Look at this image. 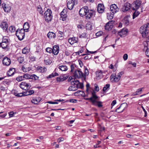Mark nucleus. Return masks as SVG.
<instances>
[{
	"label": "nucleus",
	"mask_w": 149,
	"mask_h": 149,
	"mask_svg": "<svg viewBox=\"0 0 149 149\" xmlns=\"http://www.w3.org/2000/svg\"><path fill=\"white\" fill-rule=\"evenodd\" d=\"M98 97L97 96L95 92L93 91L92 92V96L89 98H85L86 100H89L92 103L93 105L97 106L99 108L102 107V102L101 101H97V100Z\"/></svg>",
	"instance_id": "obj_1"
},
{
	"label": "nucleus",
	"mask_w": 149,
	"mask_h": 149,
	"mask_svg": "<svg viewBox=\"0 0 149 149\" xmlns=\"http://www.w3.org/2000/svg\"><path fill=\"white\" fill-rule=\"evenodd\" d=\"M149 28V23L142 26L140 29V32L142 37L145 38L147 35L148 32L147 29Z\"/></svg>",
	"instance_id": "obj_2"
},
{
	"label": "nucleus",
	"mask_w": 149,
	"mask_h": 149,
	"mask_svg": "<svg viewBox=\"0 0 149 149\" xmlns=\"http://www.w3.org/2000/svg\"><path fill=\"white\" fill-rule=\"evenodd\" d=\"M25 30L23 29H18L16 31L15 34L20 40H22L25 37Z\"/></svg>",
	"instance_id": "obj_3"
},
{
	"label": "nucleus",
	"mask_w": 149,
	"mask_h": 149,
	"mask_svg": "<svg viewBox=\"0 0 149 149\" xmlns=\"http://www.w3.org/2000/svg\"><path fill=\"white\" fill-rule=\"evenodd\" d=\"M52 11L49 9H48L44 13L45 17L47 22L51 21L52 18Z\"/></svg>",
	"instance_id": "obj_4"
},
{
	"label": "nucleus",
	"mask_w": 149,
	"mask_h": 149,
	"mask_svg": "<svg viewBox=\"0 0 149 149\" xmlns=\"http://www.w3.org/2000/svg\"><path fill=\"white\" fill-rule=\"evenodd\" d=\"M83 72L80 69H77L73 73L72 77L74 79L83 78Z\"/></svg>",
	"instance_id": "obj_5"
},
{
	"label": "nucleus",
	"mask_w": 149,
	"mask_h": 149,
	"mask_svg": "<svg viewBox=\"0 0 149 149\" xmlns=\"http://www.w3.org/2000/svg\"><path fill=\"white\" fill-rule=\"evenodd\" d=\"M141 1L140 0H136L134 1L131 6L132 10H136L138 9L141 6Z\"/></svg>",
	"instance_id": "obj_6"
},
{
	"label": "nucleus",
	"mask_w": 149,
	"mask_h": 149,
	"mask_svg": "<svg viewBox=\"0 0 149 149\" xmlns=\"http://www.w3.org/2000/svg\"><path fill=\"white\" fill-rule=\"evenodd\" d=\"M127 104L126 103L121 104L119 107L117 108L115 111V112L120 113L123 112L125 108L127 107Z\"/></svg>",
	"instance_id": "obj_7"
},
{
	"label": "nucleus",
	"mask_w": 149,
	"mask_h": 149,
	"mask_svg": "<svg viewBox=\"0 0 149 149\" xmlns=\"http://www.w3.org/2000/svg\"><path fill=\"white\" fill-rule=\"evenodd\" d=\"M23 77L24 79L25 78L26 79H31L34 80H38L39 78V77L35 74L31 75L27 73L24 74V75Z\"/></svg>",
	"instance_id": "obj_8"
},
{
	"label": "nucleus",
	"mask_w": 149,
	"mask_h": 149,
	"mask_svg": "<svg viewBox=\"0 0 149 149\" xmlns=\"http://www.w3.org/2000/svg\"><path fill=\"white\" fill-rule=\"evenodd\" d=\"M88 10V7L87 6H85L82 7L80 10L79 12L80 16L83 17L86 15Z\"/></svg>",
	"instance_id": "obj_9"
},
{
	"label": "nucleus",
	"mask_w": 149,
	"mask_h": 149,
	"mask_svg": "<svg viewBox=\"0 0 149 149\" xmlns=\"http://www.w3.org/2000/svg\"><path fill=\"white\" fill-rule=\"evenodd\" d=\"M72 84L73 85V86H70L68 90L69 91H74L77 90L78 87V84H76L75 82V81H72L71 82Z\"/></svg>",
	"instance_id": "obj_10"
},
{
	"label": "nucleus",
	"mask_w": 149,
	"mask_h": 149,
	"mask_svg": "<svg viewBox=\"0 0 149 149\" xmlns=\"http://www.w3.org/2000/svg\"><path fill=\"white\" fill-rule=\"evenodd\" d=\"M110 10L113 14H115L119 10V8L115 4H112L110 6Z\"/></svg>",
	"instance_id": "obj_11"
},
{
	"label": "nucleus",
	"mask_w": 149,
	"mask_h": 149,
	"mask_svg": "<svg viewBox=\"0 0 149 149\" xmlns=\"http://www.w3.org/2000/svg\"><path fill=\"white\" fill-rule=\"evenodd\" d=\"M95 15V11L92 10H88L86 17L87 19H89L92 17L94 15Z\"/></svg>",
	"instance_id": "obj_12"
},
{
	"label": "nucleus",
	"mask_w": 149,
	"mask_h": 149,
	"mask_svg": "<svg viewBox=\"0 0 149 149\" xmlns=\"http://www.w3.org/2000/svg\"><path fill=\"white\" fill-rule=\"evenodd\" d=\"M0 27L3 29V31L8 32V24L6 22H1Z\"/></svg>",
	"instance_id": "obj_13"
},
{
	"label": "nucleus",
	"mask_w": 149,
	"mask_h": 149,
	"mask_svg": "<svg viewBox=\"0 0 149 149\" xmlns=\"http://www.w3.org/2000/svg\"><path fill=\"white\" fill-rule=\"evenodd\" d=\"M131 5L129 3H126L122 8V11L125 12L128 10L130 8Z\"/></svg>",
	"instance_id": "obj_14"
},
{
	"label": "nucleus",
	"mask_w": 149,
	"mask_h": 149,
	"mask_svg": "<svg viewBox=\"0 0 149 149\" xmlns=\"http://www.w3.org/2000/svg\"><path fill=\"white\" fill-rule=\"evenodd\" d=\"M74 5V2L73 0H69L67 2V6L69 10H72Z\"/></svg>",
	"instance_id": "obj_15"
},
{
	"label": "nucleus",
	"mask_w": 149,
	"mask_h": 149,
	"mask_svg": "<svg viewBox=\"0 0 149 149\" xmlns=\"http://www.w3.org/2000/svg\"><path fill=\"white\" fill-rule=\"evenodd\" d=\"M2 7L3 8L4 11L8 13L11 10V7L9 5L6 4L5 3H3Z\"/></svg>",
	"instance_id": "obj_16"
},
{
	"label": "nucleus",
	"mask_w": 149,
	"mask_h": 149,
	"mask_svg": "<svg viewBox=\"0 0 149 149\" xmlns=\"http://www.w3.org/2000/svg\"><path fill=\"white\" fill-rule=\"evenodd\" d=\"M110 80L111 82H114L118 81L120 79V77H117L114 74H112L110 77Z\"/></svg>",
	"instance_id": "obj_17"
},
{
	"label": "nucleus",
	"mask_w": 149,
	"mask_h": 149,
	"mask_svg": "<svg viewBox=\"0 0 149 149\" xmlns=\"http://www.w3.org/2000/svg\"><path fill=\"white\" fill-rule=\"evenodd\" d=\"M2 62L4 65L9 66L11 63V61L10 58L5 57L3 60Z\"/></svg>",
	"instance_id": "obj_18"
},
{
	"label": "nucleus",
	"mask_w": 149,
	"mask_h": 149,
	"mask_svg": "<svg viewBox=\"0 0 149 149\" xmlns=\"http://www.w3.org/2000/svg\"><path fill=\"white\" fill-rule=\"evenodd\" d=\"M112 21H110L107 23L104 26L105 30L109 31L113 27L112 23Z\"/></svg>",
	"instance_id": "obj_19"
},
{
	"label": "nucleus",
	"mask_w": 149,
	"mask_h": 149,
	"mask_svg": "<svg viewBox=\"0 0 149 149\" xmlns=\"http://www.w3.org/2000/svg\"><path fill=\"white\" fill-rule=\"evenodd\" d=\"M97 11L99 13H102L104 11V6L103 4L99 3L97 7Z\"/></svg>",
	"instance_id": "obj_20"
},
{
	"label": "nucleus",
	"mask_w": 149,
	"mask_h": 149,
	"mask_svg": "<svg viewBox=\"0 0 149 149\" xmlns=\"http://www.w3.org/2000/svg\"><path fill=\"white\" fill-rule=\"evenodd\" d=\"M52 53L54 55H57L59 51V46L58 45H55L53 47Z\"/></svg>",
	"instance_id": "obj_21"
},
{
	"label": "nucleus",
	"mask_w": 149,
	"mask_h": 149,
	"mask_svg": "<svg viewBox=\"0 0 149 149\" xmlns=\"http://www.w3.org/2000/svg\"><path fill=\"white\" fill-rule=\"evenodd\" d=\"M128 32V29H123L121 31H119L118 34L121 37L124 36L123 35H126Z\"/></svg>",
	"instance_id": "obj_22"
},
{
	"label": "nucleus",
	"mask_w": 149,
	"mask_h": 149,
	"mask_svg": "<svg viewBox=\"0 0 149 149\" xmlns=\"http://www.w3.org/2000/svg\"><path fill=\"white\" fill-rule=\"evenodd\" d=\"M68 41L69 42L71 45H72L74 43H77L78 41L77 38L75 37L70 38H69Z\"/></svg>",
	"instance_id": "obj_23"
},
{
	"label": "nucleus",
	"mask_w": 149,
	"mask_h": 149,
	"mask_svg": "<svg viewBox=\"0 0 149 149\" xmlns=\"http://www.w3.org/2000/svg\"><path fill=\"white\" fill-rule=\"evenodd\" d=\"M68 77L66 75L60 76L56 78V80L57 81H61L66 80L68 78Z\"/></svg>",
	"instance_id": "obj_24"
},
{
	"label": "nucleus",
	"mask_w": 149,
	"mask_h": 149,
	"mask_svg": "<svg viewBox=\"0 0 149 149\" xmlns=\"http://www.w3.org/2000/svg\"><path fill=\"white\" fill-rule=\"evenodd\" d=\"M41 98L39 97H34L32 100V102L33 103H34L35 104H37L41 100Z\"/></svg>",
	"instance_id": "obj_25"
},
{
	"label": "nucleus",
	"mask_w": 149,
	"mask_h": 149,
	"mask_svg": "<svg viewBox=\"0 0 149 149\" xmlns=\"http://www.w3.org/2000/svg\"><path fill=\"white\" fill-rule=\"evenodd\" d=\"M143 44L144 46V48L143 50H144L146 48V51L145 54L148 57H149V49L148 48V43L146 42H143Z\"/></svg>",
	"instance_id": "obj_26"
},
{
	"label": "nucleus",
	"mask_w": 149,
	"mask_h": 149,
	"mask_svg": "<svg viewBox=\"0 0 149 149\" xmlns=\"http://www.w3.org/2000/svg\"><path fill=\"white\" fill-rule=\"evenodd\" d=\"M15 72V69L14 68H10L7 72V75L8 76H12L14 75Z\"/></svg>",
	"instance_id": "obj_27"
},
{
	"label": "nucleus",
	"mask_w": 149,
	"mask_h": 149,
	"mask_svg": "<svg viewBox=\"0 0 149 149\" xmlns=\"http://www.w3.org/2000/svg\"><path fill=\"white\" fill-rule=\"evenodd\" d=\"M143 88H141L138 89L135 92L132 93V95L135 96L141 94L142 91V90Z\"/></svg>",
	"instance_id": "obj_28"
},
{
	"label": "nucleus",
	"mask_w": 149,
	"mask_h": 149,
	"mask_svg": "<svg viewBox=\"0 0 149 149\" xmlns=\"http://www.w3.org/2000/svg\"><path fill=\"white\" fill-rule=\"evenodd\" d=\"M129 17L126 16L123 19V23L125 25H127L129 24V20L128 18Z\"/></svg>",
	"instance_id": "obj_29"
},
{
	"label": "nucleus",
	"mask_w": 149,
	"mask_h": 149,
	"mask_svg": "<svg viewBox=\"0 0 149 149\" xmlns=\"http://www.w3.org/2000/svg\"><path fill=\"white\" fill-rule=\"evenodd\" d=\"M47 69L45 67H41L38 66L37 68V70L40 72L43 73L46 71Z\"/></svg>",
	"instance_id": "obj_30"
},
{
	"label": "nucleus",
	"mask_w": 149,
	"mask_h": 149,
	"mask_svg": "<svg viewBox=\"0 0 149 149\" xmlns=\"http://www.w3.org/2000/svg\"><path fill=\"white\" fill-rule=\"evenodd\" d=\"M21 86L22 87V86H24L25 87H26V88L27 90H29V89L31 86H29V84L25 82H22L21 83Z\"/></svg>",
	"instance_id": "obj_31"
},
{
	"label": "nucleus",
	"mask_w": 149,
	"mask_h": 149,
	"mask_svg": "<svg viewBox=\"0 0 149 149\" xmlns=\"http://www.w3.org/2000/svg\"><path fill=\"white\" fill-rule=\"evenodd\" d=\"M84 74L83 73V78H84L85 79L86 78V76H87L88 75L89 72L88 69L86 66H84Z\"/></svg>",
	"instance_id": "obj_32"
},
{
	"label": "nucleus",
	"mask_w": 149,
	"mask_h": 149,
	"mask_svg": "<svg viewBox=\"0 0 149 149\" xmlns=\"http://www.w3.org/2000/svg\"><path fill=\"white\" fill-rule=\"evenodd\" d=\"M47 37L49 38H54L56 37L55 34L53 32H49L47 35Z\"/></svg>",
	"instance_id": "obj_33"
},
{
	"label": "nucleus",
	"mask_w": 149,
	"mask_h": 149,
	"mask_svg": "<svg viewBox=\"0 0 149 149\" xmlns=\"http://www.w3.org/2000/svg\"><path fill=\"white\" fill-rule=\"evenodd\" d=\"M58 69L62 71H65L68 70L67 67L65 65H62L58 67Z\"/></svg>",
	"instance_id": "obj_34"
},
{
	"label": "nucleus",
	"mask_w": 149,
	"mask_h": 149,
	"mask_svg": "<svg viewBox=\"0 0 149 149\" xmlns=\"http://www.w3.org/2000/svg\"><path fill=\"white\" fill-rule=\"evenodd\" d=\"M23 29L25 30V31L28 32L29 28V24L27 22H25L23 25Z\"/></svg>",
	"instance_id": "obj_35"
},
{
	"label": "nucleus",
	"mask_w": 149,
	"mask_h": 149,
	"mask_svg": "<svg viewBox=\"0 0 149 149\" xmlns=\"http://www.w3.org/2000/svg\"><path fill=\"white\" fill-rule=\"evenodd\" d=\"M96 77L97 78L101 79L102 77V74L101 71L96 72Z\"/></svg>",
	"instance_id": "obj_36"
},
{
	"label": "nucleus",
	"mask_w": 149,
	"mask_h": 149,
	"mask_svg": "<svg viewBox=\"0 0 149 149\" xmlns=\"http://www.w3.org/2000/svg\"><path fill=\"white\" fill-rule=\"evenodd\" d=\"M61 18L63 21H65L66 20L67 17V14H60Z\"/></svg>",
	"instance_id": "obj_37"
},
{
	"label": "nucleus",
	"mask_w": 149,
	"mask_h": 149,
	"mask_svg": "<svg viewBox=\"0 0 149 149\" xmlns=\"http://www.w3.org/2000/svg\"><path fill=\"white\" fill-rule=\"evenodd\" d=\"M74 65L76 66V65L74 64H72L70 65V68H71V71L70 72H74L75 70H77V69H75V68L74 67Z\"/></svg>",
	"instance_id": "obj_38"
},
{
	"label": "nucleus",
	"mask_w": 149,
	"mask_h": 149,
	"mask_svg": "<svg viewBox=\"0 0 149 149\" xmlns=\"http://www.w3.org/2000/svg\"><path fill=\"white\" fill-rule=\"evenodd\" d=\"M75 83H76V84H78V88H81V89H82L84 87V86L83 85V84L82 83H80V84L79 83V81L78 80H76L75 81Z\"/></svg>",
	"instance_id": "obj_39"
},
{
	"label": "nucleus",
	"mask_w": 149,
	"mask_h": 149,
	"mask_svg": "<svg viewBox=\"0 0 149 149\" xmlns=\"http://www.w3.org/2000/svg\"><path fill=\"white\" fill-rule=\"evenodd\" d=\"M9 31L11 32H14L15 31V28L14 26H11L9 28Z\"/></svg>",
	"instance_id": "obj_40"
},
{
	"label": "nucleus",
	"mask_w": 149,
	"mask_h": 149,
	"mask_svg": "<svg viewBox=\"0 0 149 149\" xmlns=\"http://www.w3.org/2000/svg\"><path fill=\"white\" fill-rule=\"evenodd\" d=\"M113 14H112L111 13V14L108 13L107 15V17L108 19L109 20H111L114 17Z\"/></svg>",
	"instance_id": "obj_41"
},
{
	"label": "nucleus",
	"mask_w": 149,
	"mask_h": 149,
	"mask_svg": "<svg viewBox=\"0 0 149 149\" xmlns=\"http://www.w3.org/2000/svg\"><path fill=\"white\" fill-rule=\"evenodd\" d=\"M140 14V13L137 11H135L133 15V19H134L137 17Z\"/></svg>",
	"instance_id": "obj_42"
},
{
	"label": "nucleus",
	"mask_w": 149,
	"mask_h": 149,
	"mask_svg": "<svg viewBox=\"0 0 149 149\" xmlns=\"http://www.w3.org/2000/svg\"><path fill=\"white\" fill-rule=\"evenodd\" d=\"M1 46L3 49H5L6 48H8V44L6 43H3V42L1 43Z\"/></svg>",
	"instance_id": "obj_43"
},
{
	"label": "nucleus",
	"mask_w": 149,
	"mask_h": 149,
	"mask_svg": "<svg viewBox=\"0 0 149 149\" xmlns=\"http://www.w3.org/2000/svg\"><path fill=\"white\" fill-rule=\"evenodd\" d=\"M110 85L109 84H107L103 88V91H105L107 90H108L109 89Z\"/></svg>",
	"instance_id": "obj_44"
},
{
	"label": "nucleus",
	"mask_w": 149,
	"mask_h": 149,
	"mask_svg": "<svg viewBox=\"0 0 149 149\" xmlns=\"http://www.w3.org/2000/svg\"><path fill=\"white\" fill-rule=\"evenodd\" d=\"M37 10L40 13V14H42V15H43V11H42V8L40 6L38 7Z\"/></svg>",
	"instance_id": "obj_45"
},
{
	"label": "nucleus",
	"mask_w": 149,
	"mask_h": 149,
	"mask_svg": "<svg viewBox=\"0 0 149 149\" xmlns=\"http://www.w3.org/2000/svg\"><path fill=\"white\" fill-rule=\"evenodd\" d=\"M24 79L23 76H21L17 77L16 80L19 81H21Z\"/></svg>",
	"instance_id": "obj_46"
},
{
	"label": "nucleus",
	"mask_w": 149,
	"mask_h": 149,
	"mask_svg": "<svg viewBox=\"0 0 149 149\" xmlns=\"http://www.w3.org/2000/svg\"><path fill=\"white\" fill-rule=\"evenodd\" d=\"M86 55H87L84 58V60H86L88 59H90L91 58V56L90 54H87Z\"/></svg>",
	"instance_id": "obj_47"
},
{
	"label": "nucleus",
	"mask_w": 149,
	"mask_h": 149,
	"mask_svg": "<svg viewBox=\"0 0 149 149\" xmlns=\"http://www.w3.org/2000/svg\"><path fill=\"white\" fill-rule=\"evenodd\" d=\"M45 63L46 65H49L51 63V61L49 59H45Z\"/></svg>",
	"instance_id": "obj_48"
},
{
	"label": "nucleus",
	"mask_w": 149,
	"mask_h": 149,
	"mask_svg": "<svg viewBox=\"0 0 149 149\" xmlns=\"http://www.w3.org/2000/svg\"><path fill=\"white\" fill-rule=\"evenodd\" d=\"M46 50L47 52H49V53H51L52 52V49L51 48L48 47L46 48Z\"/></svg>",
	"instance_id": "obj_49"
},
{
	"label": "nucleus",
	"mask_w": 149,
	"mask_h": 149,
	"mask_svg": "<svg viewBox=\"0 0 149 149\" xmlns=\"http://www.w3.org/2000/svg\"><path fill=\"white\" fill-rule=\"evenodd\" d=\"M80 92L82 93L80 94L82 95H83V94L84 93V92L83 91H80V90L78 91H77V92H75L74 93V95H76V96L78 95L79 93H80Z\"/></svg>",
	"instance_id": "obj_50"
},
{
	"label": "nucleus",
	"mask_w": 149,
	"mask_h": 149,
	"mask_svg": "<svg viewBox=\"0 0 149 149\" xmlns=\"http://www.w3.org/2000/svg\"><path fill=\"white\" fill-rule=\"evenodd\" d=\"M8 40L6 38H3L2 41V42L3 43H6L8 44Z\"/></svg>",
	"instance_id": "obj_51"
},
{
	"label": "nucleus",
	"mask_w": 149,
	"mask_h": 149,
	"mask_svg": "<svg viewBox=\"0 0 149 149\" xmlns=\"http://www.w3.org/2000/svg\"><path fill=\"white\" fill-rule=\"evenodd\" d=\"M28 52V49H26V47L24 48L22 50V53L24 54H26Z\"/></svg>",
	"instance_id": "obj_52"
},
{
	"label": "nucleus",
	"mask_w": 149,
	"mask_h": 149,
	"mask_svg": "<svg viewBox=\"0 0 149 149\" xmlns=\"http://www.w3.org/2000/svg\"><path fill=\"white\" fill-rule=\"evenodd\" d=\"M129 64L132 65L134 67H136V63L135 62L130 61L129 62Z\"/></svg>",
	"instance_id": "obj_53"
},
{
	"label": "nucleus",
	"mask_w": 149,
	"mask_h": 149,
	"mask_svg": "<svg viewBox=\"0 0 149 149\" xmlns=\"http://www.w3.org/2000/svg\"><path fill=\"white\" fill-rule=\"evenodd\" d=\"M67 8L64 9L60 14H67Z\"/></svg>",
	"instance_id": "obj_54"
},
{
	"label": "nucleus",
	"mask_w": 149,
	"mask_h": 149,
	"mask_svg": "<svg viewBox=\"0 0 149 149\" xmlns=\"http://www.w3.org/2000/svg\"><path fill=\"white\" fill-rule=\"evenodd\" d=\"M18 61H19L20 63H22L24 61V59L23 57H20L18 58Z\"/></svg>",
	"instance_id": "obj_55"
},
{
	"label": "nucleus",
	"mask_w": 149,
	"mask_h": 149,
	"mask_svg": "<svg viewBox=\"0 0 149 149\" xmlns=\"http://www.w3.org/2000/svg\"><path fill=\"white\" fill-rule=\"evenodd\" d=\"M29 95L33 94L34 93V91L33 90H31L28 91Z\"/></svg>",
	"instance_id": "obj_56"
},
{
	"label": "nucleus",
	"mask_w": 149,
	"mask_h": 149,
	"mask_svg": "<svg viewBox=\"0 0 149 149\" xmlns=\"http://www.w3.org/2000/svg\"><path fill=\"white\" fill-rule=\"evenodd\" d=\"M128 58V55L127 54H124L123 56V58L125 61L127 60Z\"/></svg>",
	"instance_id": "obj_57"
},
{
	"label": "nucleus",
	"mask_w": 149,
	"mask_h": 149,
	"mask_svg": "<svg viewBox=\"0 0 149 149\" xmlns=\"http://www.w3.org/2000/svg\"><path fill=\"white\" fill-rule=\"evenodd\" d=\"M102 33V32L101 31H100L97 32L96 33V35L97 36H100Z\"/></svg>",
	"instance_id": "obj_58"
},
{
	"label": "nucleus",
	"mask_w": 149,
	"mask_h": 149,
	"mask_svg": "<svg viewBox=\"0 0 149 149\" xmlns=\"http://www.w3.org/2000/svg\"><path fill=\"white\" fill-rule=\"evenodd\" d=\"M64 140V138L63 137H60L58 139V143L60 142L61 141H63Z\"/></svg>",
	"instance_id": "obj_59"
},
{
	"label": "nucleus",
	"mask_w": 149,
	"mask_h": 149,
	"mask_svg": "<svg viewBox=\"0 0 149 149\" xmlns=\"http://www.w3.org/2000/svg\"><path fill=\"white\" fill-rule=\"evenodd\" d=\"M69 101L70 102L73 103H76L77 102V101L76 100L72 99H70V100Z\"/></svg>",
	"instance_id": "obj_60"
},
{
	"label": "nucleus",
	"mask_w": 149,
	"mask_h": 149,
	"mask_svg": "<svg viewBox=\"0 0 149 149\" xmlns=\"http://www.w3.org/2000/svg\"><path fill=\"white\" fill-rule=\"evenodd\" d=\"M58 70V69H57L56 68L55 69V70L54 71V72H56L54 73V77L55 76H56L59 75L56 72L57 71V70Z\"/></svg>",
	"instance_id": "obj_61"
},
{
	"label": "nucleus",
	"mask_w": 149,
	"mask_h": 149,
	"mask_svg": "<svg viewBox=\"0 0 149 149\" xmlns=\"http://www.w3.org/2000/svg\"><path fill=\"white\" fill-rule=\"evenodd\" d=\"M53 77H54V73H52V74H50L49 76L47 77V79H49V78H51Z\"/></svg>",
	"instance_id": "obj_62"
},
{
	"label": "nucleus",
	"mask_w": 149,
	"mask_h": 149,
	"mask_svg": "<svg viewBox=\"0 0 149 149\" xmlns=\"http://www.w3.org/2000/svg\"><path fill=\"white\" fill-rule=\"evenodd\" d=\"M9 115L10 116V117H11L13 116L14 115V113L13 111H11L10 112H9Z\"/></svg>",
	"instance_id": "obj_63"
},
{
	"label": "nucleus",
	"mask_w": 149,
	"mask_h": 149,
	"mask_svg": "<svg viewBox=\"0 0 149 149\" xmlns=\"http://www.w3.org/2000/svg\"><path fill=\"white\" fill-rule=\"evenodd\" d=\"M94 88L95 90L97 92H98L99 90V87L97 85L95 86V87Z\"/></svg>",
	"instance_id": "obj_64"
}]
</instances>
